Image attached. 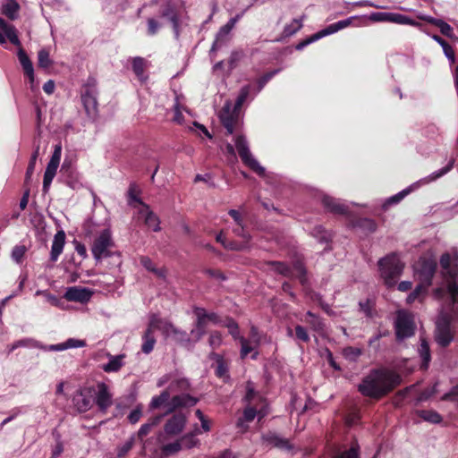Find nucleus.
<instances>
[{"label": "nucleus", "instance_id": "56", "mask_svg": "<svg viewBox=\"0 0 458 458\" xmlns=\"http://www.w3.org/2000/svg\"><path fill=\"white\" fill-rule=\"evenodd\" d=\"M208 343L213 349L219 347L222 344V335L218 331L211 332Z\"/></svg>", "mask_w": 458, "mask_h": 458}, {"label": "nucleus", "instance_id": "13", "mask_svg": "<svg viewBox=\"0 0 458 458\" xmlns=\"http://www.w3.org/2000/svg\"><path fill=\"white\" fill-rule=\"evenodd\" d=\"M193 312L196 316V342L199 341L203 335L205 334V327L207 326L208 321H211L213 323L219 322V317L215 312H208L204 308L201 307H194Z\"/></svg>", "mask_w": 458, "mask_h": 458}, {"label": "nucleus", "instance_id": "14", "mask_svg": "<svg viewBox=\"0 0 458 458\" xmlns=\"http://www.w3.org/2000/svg\"><path fill=\"white\" fill-rule=\"evenodd\" d=\"M238 115L239 110L233 107L232 102L227 100L219 113V119L228 134H233Z\"/></svg>", "mask_w": 458, "mask_h": 458}, {"label": "nucleus", "instance_id": "58", "mask_svg": "<svg viewBox=\"0 0 458 458\" xmlns=\"http://www.w3.org/2000/svg\"><path fill=\"white\" fill-rule=\"evenodd\" d=\"M38 147L37 148V149L32 154L30 161V164L28 165L27 172H26V178L27 179H30L31 177L33 172H34L35 164H36V160L38 158Z\"/></svg>", "mask_w": 458, "mask_h": 458}, {"label": "nucleus", "instance_id": "15", "mask_svg": "<svg viewBox=\"0 0 458 458\" xmlns=\"http://www.w3.org/2000/svg\"><path fill=\"white\" fill-rule=\"evenodd\" d=\"M94 391L93 387H88L77 392L73 397V403L79 412H86L91 409Z\"/></svg>", "mask_w": 458, "mask_h": 458}, {"label": "nucleus", "instance_id": "51", "mask_svg": "<svg viewBox=\"0 0 458 458\" xmlns=\"http://www.w3.org/2000/svg\"><path fill=\"white\" fill-rule=\"evenodd\" d=\"M174 339L182 344H191V339L186 331L176 328L174 334H173Z\"/></svg>", "mask_w": 458, "mask_h": 458}, {"label": "nucleus", "instance_id": "49", "mask_svg": "<svg viewBox=\"0 0 458 458\" xmlns=\"http://www.w3.org/2000/svg\"><path fill=\"white\" fill-rule=\"evenodd\" d=\"M38 67L44 70L46 72H57L58 70L55 67L54 59H38Z\"/></svg>", "mask_w": 458, "mask_h": 458}, {"label": "nucleus", "instance_id": "35", "mask_svg": "<svg viewBox=\"0 0 458 458\" xmlns=\"http://www.w3.org/2000/svg\"><path fill=\"white\" fill-rule=\"evenodd\" d=\"M21 64L25 75L28 76L30 80L31 89H34L37 84L35 83L34 69L30 59H21Z\"/></svg>", "mask_w": 458, "mask_h": 458}, {"label": "nucleus", "instance_id": "25", "mask_svg": "<svg viewBox=\"0 0 458 458\" xmlns=\"http://www.w3.org/2000/svg\"><path fill=\"white\" fill-rule=\"evenodd\" d=\"M322 202L324 206L333 213L345 215L348 212L347 206L332 197L325 196Z\"/></svg>", "mask_w": 458, "mask_h": 458}, {"label": "nucleus", "instance_id": "11", "mask_svg": "<svg viewBox=\"0 0 458 458\" xmlns=\"http://www.w3.org/2000/svg\"><path fill=\"white\" fill-rule=\"evenodd\" d=\"M62 155V145L56 144L54 148V152L51 156L49 162L46 167L43 178V191L47 192L52 183L53 179L56 174L57 168L60 164Z\"/></svg>", "mask_w": 458, "mask_h": 458}, {"label": "nucleus", "instance_id": "46", "mask_svg": "<svg viewBox=\"0 0 458 458\" xmlns=\"http://www.w3.org/2000/svg\"><path fill=\"white\" fill-rule=\"evenodd\" d=\"M420 357L423 360V367L425 369L428 368V363L430 361V352H429V346L426 340H421L420 346L419 349Z\"/></svg>", "mask_w": 458, "mask_h": 458}, {"label": "nucleus", "instance_id": "47", "mask_svg": "<svg viewBox=\"0 0 458 458\" xmlns=\"http://www.w3.org/2000/svg\"><path fill=\"white\" fill-rule=\"evenodd\" d=\"M144 59H133L132 69L135 74L138 76V78L142 81H145L147 80V76H144Z\"/></svg>", "mask_w": 458, "mask_h": 458}, {"label": "nucleus", "instance_id": "7", "mask_svg": "<svg viewBox=\"0 0 458 458\" xmlns=\"http://www.w3.org/2000/svg\"><path fill=\"white\" fill-rule=\"evenodd\" d=\"M357 17L356 16H352V17H349L345 20H342V21H338L335 23H332V24H329L328 26H327L325 29L318 31L317 33L311 35L310 37H309L308 38H306L305 40L298 43L296 46H295V48L297 50H301L303 49L306 46L326 37V36H328V35H331V34H334L341 30H344L345 28H347L348 26H350L352 23V21L355 20Z\"/></svg>", "mask_w": 458, "mask_h": 458}, {"label": "nucleus", "instance_id": "39", "mask_svg": "<svg viewBox=\"0 0 458 458\" xmlns=\"http://www.w3.org/2000/svg\"><path fill=\"white\" fill-rule=\"evenodd\" d=\"M291 269H292V277L296 276L302 284H305L307 282V277H306L307 271H306V268L304 267V265L302 264V262L296 261L293 264V268H291Z\"/></svg>", "mask_w": 458, "mask_h": 458}, {"label": "nucleus", "instance_id": "54", "mask_svg": "<svg viewBox=\"0 0 458 458\" xmlns=\"http://www.w3.org/2000/svg\"><path fill=\"white\" fill-rule=\"evenodd\" d=\"M389 13L377 12L369 15V20L373 22H388Z\"/></svg>", "mask_w": 458, "mask_h": 458}, {"label": "nucleus", "instance_id": "5", "mask_svg": "<svg viewBox=\"0 0 458 458\" xmlns=\"http://www.w3.org/2000/svg\"><path fill=\"white\" fill-rule=\"evenodd\" d=\"M98 90L97 81L94 78H89L81 92V101L88 116L95 118L98 113Z\"/></svg>", "mask_w": 458, "mask_h": 458}, {"label": "nucleus", "instance_id": "21", "mask_svg": "<svg viewBox=\"0 0 458 458\" xmlns=\"http://www.w3.org/2000/svg\"><path fill=\"white\" fill-rule=\"evenodd\" d=\"M149 322L154 329L160 330L165 337L173 336L177 328L170 321L163 320L155 314L150 317Z\"/></svg>", "mask_w": 458, "mask_h": 458}, {"label": "nucleus", "instance_id": "20", "mask_svg": "<svg viewBox=\"0 0 458 458\" xmlns=\"http://www.w3.org/2000/svg\"><path fill=\"white\" fill-rule=\"evenodd\" d=\"M242 14H237L235 17L231 18L226 24L222 26L216 33L212 49L221 47L227 39L230 32L235 26L236 22L240 20Z\"/></svg>", "mask_w": 458, "mask_h": 458}, {"label": "nucleus", "instance_id": "6", "mask_svg": "<svg viewBox=\"0 0 458 458\" xmlns=\"http://www.w3.org/2000/svg\"><path fill=\"white\" fill-rule=\"evenodd\" d=\"M234 145L243 164L249 166L259 175L263 176L265 174V168L261 166L257 159L252 156L246 137L243 135H237L234 139Z\"/></svg>", "mask_w": 458, "mask_h": 458}, {"label": "nucleus", "instance_id": "62", "mask_svg": "<svg viewBox=\"0 0 458 458\" xmlns=\"http://www.w3.org/2000/svg\"><path fill=\"white\" fill-rule=\"evenodd\" d=\"M160 27V24L154 19L150 18L148 20V35H155L158 29Z\"/></svg>", "mask_w": 458, "mask_h": 458}, {"label": "nucleus", "instance_id": "9", "mask_svg": "<svg viewBox=\"0 0 458 458\" xmlns=\"http://www.w3.org/2000/svg\"><path fill=\"white\" fill-rule=\"evenodd\" d=\"M437 269V262L432 258L421 257L414 267V271L420 284L428 287Z\"/></svg>", "mask_w": 458, "mask_h": 458}, {"label": "nucleus", "instance_id": "17", "mask_svg": "<svg viewBox=\"0 0 458 458\" xmlns=\"http://www.w3.org/2000/svg\"><path fill=\"white\" fill-rule=\"evenodd\" d=\"M186 422L187 417L184 414H174L165 422L164 430L169 436L179 435L184 429Z\"/></svg>", "mask_w": 458, "mask_h": 458}, {"label": "nucleus", "instance_id": "4", "mask_svg": "<svg viewBox=\"0 0 458 458\" xmlns=\"http://www.w3.org/2000/svg\"><path fill=\"white\" fill-rule=\"evenodd\" d=\"M380 276L387 287H393L404 268V264L393 253L378 260Z\"/></svg>", "mask_w": 458, "mask_h": 458}, {"label": "nucleus", "instance_id": "45", "mask_svg": "<svg viewBox=\"0 0 458 458\" xmlns=\"http://www.w3.org/2000/svg\"><path fill=\"white\" fill-rule=\"evenodd\" d=\"M182 449V443L180 441V438L177 439L176 441L173 442V443H169V444L164 445L162 446V448H161L162 452L165 455L175 454L178 452H180Z\"/></svg>", "mask_w": 458, "mask_h": 458}, {"label": "nucleus", "instance_id": "18", "mask_svg": "<svg viewBox=\"0 0 458 458\" xmlns=\"http://www.w3.org/2000/svg\"><path fill=\"white\" fill-rule=\"evenodd\" d=\"M92 293V291L88 288L72 286L67 288L64 298L70 301L86 303L90 300Z\"/></svg>", "mask_w": 458, "mask_h": 458}, {"label": "nucleus", "instance_id": "2", "mask_svg": "<svg viewBox=\"0 0 458 458\" xmlns=\"http://www.w3.org/2000/svg\"><path fill=\"white\" fill-rule=\"evenodd\" d=\"M441 274L446 284V291L437 288L433 292L434 298L440 300L446 293L454 305L458 304V256L444 253L440 258Z\"/></svg>", "mask_w": 458, "mask_h": 458}, {"label": "nucleus", "instance_id": "59", "mask_svg": "<svg viewBox=\"0 0 458 458\" xmlns=\"http://www.w3.org/2000/svg\"><path fill=\"white\" fill-rule=\"evenodd\" d=\"M295 334H296V337L299 340H301L304 343H307L310 341L309 334L303 327H301L300 325L296 326L295 327Z\"/></svg>", "mask_w": 458, "mask_h": 458}, {"label": "nucleus", "instance_id": "1", "mask_svg": "<svg viewBox=\"0 0 458 458\" xmlns=\"http://www.w3.org/2000/svg\"><path fill=\"white\" fill-rule=\"evenodd\" d=\"M401 377L388 369H375L359 385V391L365 396L380 398L400 385Z\"/></svg>", "mask_w": 458, "mask_h": 458}, {"label": "nucleus", "instance_id": "12", "mask_svg": "<svg viewBox=\"0 0 458 458\" xmlns=\"http://www.w3.org/2000/svg\"><path fill=\"white\" fill-rule=\"evenodd\" d=\"M395 334L398 340L411 337L414 334L415 326L411 314L399 311L395 321Z\"/></svg>", "mask_w": 458, "mask_h": 458}, {"label": "nucleus", "instance_id": "32", "mask_svg": "<svg viewBox=\"0 0 458 458\" xmlns=\"http://www.w3.org/2000/svg\"><path fill=\"white\" fill-rule=\"evenodd\" d=\"M2 13L10 20H15L18 17L20 5L15 0H6L2 5Z\"/></svg>", "mask_w": 458, "mask_h": 458}, {"label": "nucleus", "instance_id": "43", "mask_svg": "<svg viewBox=\"0 0 458 458\" xmlns=\"http://www.w3.org/2000/svg\"><path fill=\"white\" fill-rule=\"evenodd\" d=\"M454 163V159L450 160L446 166L441 168L438 171L434 172L428 177L423 179L422 182L424 183H428V182H433L434 180L445 175L453 168Z\"/></svg>", "mask_w": 458, "mask_h": 458}, {"label": "nucleus", "instance_id": "31", "mask_svg": "<svg viewBox=\"0 0 458 458\" xmlns=\"http://www.w3.org/2000/svg\"><path fill=\"white\" fill-rule=\"evenodd\" d=\"M263 439L272 446L280 448V449H287L290 450L292 445H290L287 439L282 438L279 436L269 433L263 437Z\"/></svg>", "mask_w": 458, "mask_h": 458}, {"label": "nucleus", "instance_id": "64", "mask_svg": "<svg viewBox=\"0 0 458 458\" xmlns=\"http://www.w3.org/2000/svg\"><path fill=\"white\" fill-rule=\"evenodd\" d=\"M335 458H359L358 447L352 446L350 448V450L343 453L341 455Z\"/></svg>", "mask_w": 458, "mask_h": 458}, {"label": "nucleus", "instance_id": "63", "mask_svg": "<svg viewBox=\"0 0 458 458\" xmlns=\"http://www.w3.org/2000/svg\"><path fill=\"white\" fill-rule=\"evenodd\" d=\"M458 397V385L452 387V389L445 393L442 396V400L444 401H454Z\"/></svg>", "mask_w": 458, "mask_h": 458}, {"label": "nucleus", "instance_id": "57", "mask_svg": "<svg viewBox=\"0 0 458 458\" xmlns=\"http://www.w3.org/2000/svg\"><path fill=\"white\" fill-rule=\"evenodd\" d=\"M142 416V407L138 405L133 411L128 415V420L131 424L137 423Z\"/></svg>", "mask_w": 458, "mask_h": 458}, {"label": "nucleus", "instance_id": "19", "mask_svg": "<svg viewBox=\"0 0 458 458\" xmlns=\"http://www.w3.org/2000/svg\"><path fill=\"white\" fill-rule=\"evenodd\" d=\"M198 403V399L188 394H177L171 398V401L168 403V408L165 414L171 413L178 408L181 407H191L195 405Z\"/></svg>", "mask_w": 458, "mask_h": 458}, {"label": "nucleus", "instance_id": "38", "mask_svg": "<svg viewBox=\"0 0 458 458\" xmlns=\"http://www.w3.org/2000/svg\"><path fill=\"white\" fill-rule=\"evenodd\" d=\"M162 17L167 18L172 23L174 30V34L176 37L179 36V30H178V18L175 11L171 6H167L162 11Z\"/></svg>", "mask_w": 458, "mask_h": 458}, {"label": "nucleus", "instance_id": "61", "mask_svg": "<svg viewBox=\"0 0 458 458\" xmlns=\"http://www.w3.org/2000/svg\"><path fill=\"white\" fill-rule=\"evenodd\" d=\"M204 273L206 275H208V276L218 279L220 281L226 280V276L220 270H214V269L208 268V269L204 270Z\"/></svg>", "mask_w": 458, "mask_h": 458}, {"label": "nucleus", "instance_id": "34", "mask_svg": "<svg viewBox=\"0 0 458 458\" xmlns=\"http://www.w3.org/2000/svg\"><path fill=\"white\" fill-rule=\"evenodd\" d=\"M0 30L4 33L12 44H19V38L15 28L13 25L8 24L3 18H0Z\"/></svg>", "mask_w": 458, "mask_h": 458}, {"label": "nucleus", "instance_id": "60", "mask_svg": "<svg viewBox=\"0 0 458 458\" xmlns=\"http://www.w3.org/2000/svg\"><path fill=\"white\" fill-rule=\"evenodd\" d=\"M226 327L229 329V333L234 339L239 340V337H242L240 335L238 324L234 320L230 319L229 322L227 323Z\"/></svg>", "mask_w": 458, "mask_h": 458}, {"label": "nucleus", "instance_id": "40", "mask_svg": "<svg viewBox=\"0 0 458 458\" xmlns=\"http://www.w3.org/2000/svg\"><path fill=\"white\" fill-rule=\"evenodd\" d=\"M180 441L182 445V449H191L199 445V440L196 437L194 433H188L183 435Z\"/></svg>", "mask_w": 458, "mask_h": 458}, {"label": "nucleus", "instance_id": "27", "mask_svg": "<svg viewBox=\"0 0 458 458\" xmlns=\"http://www.w3.org/2000/svg\"><path fill=\"white\" fill-rule=\"evenodd\" d=\"M108 357L109 361L102 366V369L107 373L119 371L123 366V359L125 358V354H119L116 356L108 354Z\"/></svg>", "mask_w": 458, "mask_h": 458}, {"label": "nucleus", "instance_id": "41", "mask_svg": "<svg viewBox=\"0 0 458 458\" xmlns=\"http://www.w3.org/2000/svg\"><path fill=\"white\" fill-rule=\"evenodd\" d=\"M306 316L309 318V319H307V323L310 324L314 331L322 332L324 330L325 325L320 318L310 311H308Z\"/></svg>", "mask_w": 458, "mask_h": 458}, {"label": "nucleus", "instance_id": "24", "mask_svg": "<svg viewBox=\"0 0 458 458\" xmlns=\"http://www.w3.org/2000/svg\"><path fill=\"white\" fill-rule=\"evenodd\" d=\"M143 344L141 345V351L145 354L150 353L156 344V338L154 336V327H151V323H148V328L142 335Z\"/></svg>", "mask_w": 458, "mask_h": 458}, {"label": "nucleus", "instance_id": "36", "mask_svg": "<svg viewBox=\"0 0 458 458\" xmlns=\"http://www.w3.org/2000/svg\"><path fill=\"white\" fill-rule=\"evenodd\" d=\"M428 287L424 284H419L415 289L407 296L406 302L408 304H411L414 302L416 300L422 301L424 298L426 293H427Z\"/></svg>", "mask_w": 458, "mask_h": 458}, {"label": "nucleus", "instance_id": "50", "mask_svg": "<svg viewBox=\"0 0 458 458\" xmlns=\"http://www.w3.org/2000/svg\"><path fill=\"white\" fill-rule=\"evenodd\" d=\"M239 342L241 344V358L245 359L247 355L253 351L254 347L251 346L250 341L244 337H239Z\"/></svg>", "mask_w": 458, "mask_h": 458}, {"label": "nucleus", "instance_id": "30", "mask_svg": "<svg viewBox=\"0 0 458 458\" xmlns=\"http://www.w3.org/2000/svg\"><path fill=\"white\" fill-rule=\"evenodd\" d=\"M85 345H86V343L83 340L70 338L67 341H65L64 343L50 345L48 347V350L60 352V351H64V350L71 349V348L84 347Z\"/></svg>", "mask_w": 458, "mask_h": 458}, {"label": "nucleus", "instance_id": "16", "mask_svg": "<svg viewBox=\"0 0 458 458\" xmlns=\"http://www.w3.org/2000/svg\"><path fill=\"white\" fill-rule=\"evenodd\" d=\"M98 392L95 397V403L102 412L113 404L112 394L109 392L108 386L104 382H99L97 386Z\"/></svg>", "mask_w": 458, "mask_h": 458}, {"label": "nucleus", "instance_id": "48", "mask_svg": "<svg viewBox=\"0 0 458 458\" xmlns=\"http://www.w3.org/2000/svg\"><path fill=\"white\" fill-rule=\"evenodd\" d=\"M302 27V23L301 20L293 19L291 23L285 25L284 29V35L286 37H290L300 30Z\"/></svg>", "mask_w": 458, "mask_h": 458}, {"label": "nucleus", "instance_id": "44", "mask_svg": "<svg viewBox=\"0 0 458 458\" xmlns=\"http://www.w3.org/2000/svg\"><path fill=\"white\" fill-rule=\"evenodd\" d=\"M420 182H416L413 185L403 190L402 191L398 192L397 194L390 197L386 201L385 205H392L396 204L399 201H401L406 195H408L411 191L413 187H418Z\"/></svg>", "mask_w": 458, "mask_h": 458}, {"label": "nucleus", "instance_id": "8", "mask_svg": "<svg viewBox=\"0 0 458 458\" xmlns=\"http://www.w3.org/2000/svg\"><path fill=\"white\" fill-rule=\"evenodd\" d=\"M451 318V315L442 310L436 322L435 339L442 347L449 345L454 339L450 329Z\"/></svg>", "mask_w": 458, "mask_h": 458}, {"label": "nucleus", "instance_id": "29", "mask_svg": "<svg viewBox=\"0 0 458 458\" xmlns=\"http://www.w3.org/2000/svg\"><path fill=\"white\" fill-rule=\"evenodd\" d=\"M258 415L259 417V420L263 418L266 415V411H257L255 408L253 407H247L243 411V417L238 419L237 420V427L238 428H243L246 429L247 427L244 426V422H250L254 420V418Z\"/></svg>", "mask_w": 458, "mask_h": 458}, {"label": "nucleus", "instance_id": "55", "mask_svg": "<svg viewBox=\"0 0 458 458\" xmlns=\"http://www.w3.org/2000/svg\"><path fill=\"white\" fill-rule=\"evenodd\" d=\"M345 358L349 360H356L361 354V350L360 348L355 347H346L343 352Z\"/></svg>", "mask_w": 458, "mask_h": 458}, {"label": "nucleus", "instance_id": "26", "mask_svg": "<svg viewBox=\"0 0 458 458\" xmlns=\"http://www.w3.org/2000/svg\"><path fill=\"white\" fill-rule=\"evenodd\" d=\"M140 261L146 270L153 273L157 277L160 279H165L167 274L165 267H163L157 268L156 265L153 263V261L147 256L140 257Z\"/></svg>", "mask_w": 458, "mask_h": 458}, {"label": "nucleus", "instance_id": "52", "mask_svg": "<svg viewBox=\"0 0 458 458\" xmlns=\"http://www.w3.org/2000/svg\"><path fill=\"white\" fill-rule=\"evenodd\" d=\"M250 94V86H244L241 89L240 94L236 99V102L234 104L235 109H240L244 103V101L247 99L248 96Z\"/></svg>", "mask_w": 458, "mask_h": 458}, {"label": "nucleus", "instance_id": "33", "mask_svg": "<svg viewBox=\"0 0 458 458\" xmlns=\"http://www.w3.org/2000/svg\"><path fill=\"white\" fill-rule=\"evenodd\" d=\"M145 215V224L151 228L154 232H158L160 228V220L157 215L149 210L148 206L144 205V209L141 211Z\"/></svg>", "mask_w": 458, "mask_h": 458}, {"label": "nucleus", "instance_id": "28", "mask_svg": "<svg viewBox=\"0 0 458 458\" xmlns=\"http://www.w3.org/2000/svg\"><path fill=\"white\" fill-rule=\"evenodd\" d=\"M265 266L267 267L266 269L267 271H272L282 275L285 277H292V269L289 266H287L284 262L280 261H267L265 263Z\"/></svg>", "mask_w": 458, "mask_h": 458}, {"label": "nucleus", "instance_id": "3", "mask_svg": "<svg viewBox=\"0 0 458 458\" xmlns=\"http://www.w3.org/2000/svg\"><path fill=\"white\" fill-rule=\"evenodd\" d=\"M114 241L110 228L99 231L91 244V253L97 262L119 253L114 251Z\"/></svg>", "mask_w": 458, "mask_h": 458}, {"label": "nucleus", "instance_id": "22", "mask_svg": "<svg viewBox=\"0 0 458 458\" xmlns=\"http://www.w3.org/2000/svg\"><path fill=\"white\" fill-rule=\"evenodd\" d=\"M65 243V233L64 231H58L55 236L52 242L51 251H50V259L53 262H55L60 254L63 252L64 247Z\"/></svg>", "mask_w": 458, "mask_h": 458}, {"label": "nucleus", "instance_id": "53", "mask_svg": "<svg viewBox=\"0 0 458 458\" xmlns=\"http://www.w3.org/2000/svg\"><path fill=\"white\" fill-rule=\"evenodd\" d=\"M26 252L23 245H16L12 250V258L16 263H21Z\"/></svg>", "mask_w": 458, "mask_h": 458}, {"label": "nucleus", "instance_id": "42", "mask_svg": "<svg viewBox=\"0 0 458 458\" xmlns=\"http://www.w3.org/2000/svg\"><path fill=\"white\" fill-rule=\"evenodd\" d=\"M418 415L426 421L437 424L442 420V417L435 411H419Z\"/></svg>", "mask_w": 458, "mask_h": 458}, {"label": "nucleus", "instance_id": "23", "mask_svg": "<svg viewBox=\"0 0 458 458\" xmlns=\"http://www.w3.org/2000/svg\"><path fill=\"white\" fill-rule=\"evenodd\" d=\"M419 18L422 21H425L437 27L443 35H445L450 38H455L454 32H453V28L448 23H446L445 21H443L441 19H436V18L428 16V15H420Z\"/></svg>", "mask_w": 458, "mask_h": 458}, {"label": "nucleus", "instance_id": "10", "mask_svg": "<svg viewBox=\"0 0 458 458\" xmlns=\"http://www.w3.org/2000/svg\"><path fill=\"white\" fill-rule=\"evenodd\" d=\"M188 387L189 383L186 379H178L172 382L167 389L164 390L159 395L152 397L148 405L149 410L158 409L165 404L168 405L171 393L179 390H186Z\"/></svg>", "mask_w": 458, "mask_h": 458}, {"label": "nucleus", "instance_id": "37", "mask_svg": "<svg viewBox=\"0 0 458 458\" xmlns=\"http://www.w3.org/2000/svg\"><path fill=\"white\" fill-rule=\"evenodd\" d=\"M388 22L417 26L418 22L401 13H389Z\"/></svg>", "mask_w": 458, "mask_h": 458}]
</instances>
